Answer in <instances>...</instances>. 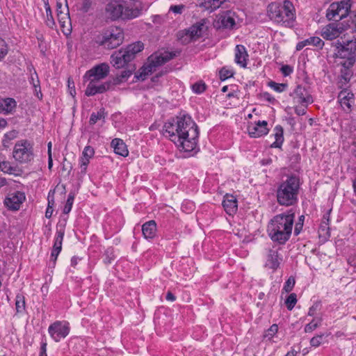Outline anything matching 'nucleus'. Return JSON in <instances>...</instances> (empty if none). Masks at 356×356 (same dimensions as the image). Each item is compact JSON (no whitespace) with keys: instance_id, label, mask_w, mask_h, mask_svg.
I'll return each mask as SVG.
<instances>
[{"instance_id":"9","label":"nucleus","mask_w":356,"mask_h":356,"mask_svg":"<svg viewBox=\"0 0 356 356\" xmlns=\"http://www.w3.org/2000/svg\"><path fill=\"white\" fill-rule=\"evenodd\" d=\"M337 58L346 59L341 63L343 67H351L356 61V39L350 40L344 42H338L337 44Z\"/></svg>"},{"instance_id":"11","label":"nucleus","mask_w":356,"mask_h":356,"mask_svg":"<svg viewBox=\"0 0 356 356\" xmlns=\"http://www.w3.org/2000/svg\"><path fill=\"white\" fill-rule=\"evenodd\" d=\"M349 28H356V15H354L351 24L348 20L326 25L321 30V36L327 40H332L338 38L343 31Z\"/></svg>"},{"instance_id":"26","label":"nucleus","mask_w":356,"mask_h":356,"mask_svg":"<svg viewBox=\"0 0 356 356\" xmlns=\"http://www.w3.org/2000/svg\"><path fill=\"white\" fill-rule=\"evenodd\" d=\"M227 1V0H199V6L206 10L213 12Z\"/></svg>"},{"instance_id":"27","label":"nucleus","mask_w":356,"mask_h":356,"mask_svg":"<svg viewBox=\"0 0 356 356\" xmlns=\"http://www.w3.org/2000/svg\"><path fill=\"white\" fill-rule=\"evenodd\" d=\"M142 232L146 239H152L156 233V223L154 220H149L142 226Z\"/></svg>"},{"instance_id":"52","label":"nucleus","mask_w":356,"mask_h":356,"mask_svg":"<svg viewBox=\"0 0 356 356\" xmlns=\"http://www.w3.org/2000/svg\"><path fill=\"white\" fill-rule=\"evenodd\" d=\"M343 70H341V79H343L346 83H348L351 76H352V72L350 70V67H343Z\"/></svg>"},{"instance_id":"15","label":"nucleus","mask_w":356,"mask_h":356,"mask_svg":"<svg viewBox=\"0 0 356 356\" xmlns=\"http://www.w3.org/2000/svg\"><path fill=\"white\" fill-rule=\"evenodd\" d=\"M280 248L273 246L268 250L265 266L273 271L276 270L282 261V256L280 253Z\"/></svg>"},{"instance_id":"55","label":"nucleus","mask_w":356,"mask_h":356,"mask_svg":"<svg viewBox=\"0 0 356 356\" xmlns=\"http://www.w3.org/2000/svg\"><path fill=\"white\" fill-rule=\"evenodd\" d=\"M89 163H90L89 159L81 156V158L79 159V167L81 168L82 173L85 174L86 172L87 167H88Z\"/></svg>"},{"instance_id":"7","label":"nucleus","mask_w":356,"mask_h":356,"mask_svg":"<svg viewBox=\"0 0 356 356\" xmlns=\"http://www.w3.org/2000/svg\"><path fill=\"white\" fill-rule=\"evenodd\" d=\"M106 13L112 20L131 19L140 15V10L129 7L123 1L113 0L106 6Z\"/></svg>"},{"instance_id":"49","label":"nucleus","mask_w":356,"mask_h":356,"mask_svg":"<svg viewBox=\"0 0 356 356\" xmlns=\"http://www.w3.org/2000/svg\"><path fill=\"white\" fill-rule=\"evenodd\" d=\"M95 154V150L93 147H92L90 145L86 146L83 149V151L82 152L81 156L83 158H86L89 160L92 159L94 156Z\"/></svg>"},{"instance_id":"57","label":"nucleus","mask_w":356,"mask_h":356,"mask_svg":"<svg viewBox=\"0 0 356 356\" xmlns=\"http://www.w3.org/2000/svg\"><path fill=\"white\" fill-rule=\"evenodd\" d=\"M281 72L284 76H289L293 72V67L289 65H282Z\"/></svg>"},{"instance_id":"6","label":"nucleus","mask_w":356,"mask_h":356,"mask_svg":"<svg viewBox=\"0 0 356 356\" xmlns=\"http://www.w3.org/2000/svg\"><path fill=\"white\" fill-rule=\"evenodd\" d=\"M124 38V31L121 27L111 26L102 31L97 36L96 42L105 49H113L122 44Z\"/></svg>"},{"instance_id":"56","label":"nucleus","mask_w":356,"mask_h":356,"mask_svg":"<svg viewBox=\"0 0 356 356\" xmlns=\"http://www.w3.org/2000/svg\"><path fill=\"white\" fill-rule=\"evenodd\" d=\"M8 54V47L5 42L0 39V60L3 58Z\"/></svg>"},{"instance_id":"50","label":"nucleus","mask_w":356,"mask_h":356,"mask_svg":"<svg viewBox=\"0 0 356 356\" xmlns=\"http://www.w3.org/2000/svg\"><path fill=\"white\" fill-rule=\"evenodd\" d=\"M324 336V334H321L312 337L310 340V345L313 347H318L321 344Z\"/></svg>"},{"instance_id":"58","label":"nucleus","mask_w":356,"mask_h":356,"mask_svg":"<svg viewBox=\"0 0 356 356\" xmlns=\"http://www.w3.org/2000/svg\"><path fill=\"white\" fill-rule=\"evenodd\" d=\"M53 211H54L53 207H52V205H50V193H49V195H48V207L46 209L45 217L47 218H50L52 216Z\"/></svg>"},{"instance_id":"37","label":"nucleus","mask_w":356,"mask_h":356,"mask_svg":"<svg viewBox=\"0 0 356 356\" xmlns=\"http://www.w3.org/2000/svg\"><path fill=\"white\" fill-rule=\"evenodd\" d=\"M18 132L16 130H12L6 133L3 136V145L5 147H8L10 142L17 138Z\"/></svg>"},{"instance_id":"46","label":"nucleus","mask_w":356,"mask_h":356,"mask_svg":"<svg viewBox=\"0 0 356 356\" xmlns=\"http://www.w3.org/2000/svg\"><path fill=\"white\" fill-rule=\"evenodd\" d=\"M191 88L193 92L201 94L206 90V85L203 81H198L193 84Z\"/></svg>"},{"instance_id":"13","label":"nucleus","mask_w":356,"mask_h":356,"mask_svg":"<svg viewBox=\"0 0 356 356\" xmlns=\"http://www.w3.org/2000/svg\"><path fill=\"white\" fill-rule=\"evenodd\" d=\"M70 324L67 321H57L49 326L48 332L51 337L58 342L61 339L65 338L70 333Z\"/></svg>"},{"instance_id":"8","label":"nucleus","mask_w":356,"mask_h":356,"mask_svg":"<svg viewBox=\"0 0 356 356\" xmlns=\"http://www.w3.org/2000/svg\"><path fill=\"white\" fill-rule=\"evenodd\" d=\"M110 67L108 64L105 63L96 65L90 70H88L84 74L83 79V81H89L87 88L85 90V95L88 97L94 96L96 94H90V91L92 89L97 90L99 84L97 83L105 79L109 74Z\"/></svg>"},{"instance_id":"17","label":"nucleus","mask_w":356,"mask_h":356,"mask_svg":"<svg viewBox=\"0 0 356 356\" xmlns=\"http://www.w3.org/2000/svg\"><path fill=\"white\" fill-rule=\"evenodd\" d=\"M207 30L204 20L197 22L188 30H186L185 37L184 42H190L191 40H196L202 36L204 31Z\"/></svg>"},{"instance_id":"10","label":"nucleus","mask_w":356,"mask_h":356,"mask_svg":"<svg viewBox=\"0 0 356 356\" xmlns=\"http://www.w3.org/2000/svg\"><path fill=\"white\" fill-rule=\"evenodd\" d=\"M14 159L19 163H28L33 160V145L26 139L18 140L14 146L13 151Z\"/></svg>"},{"instance_id":"23","label":"nucleus","mask_w":356,"mask_h":356,"mask_svg":"<svg viewBox=\"0 0 356 356\" xmlns=\"http://www.w3.org/2000/svg\"><path fill=\"white\" fill-rule=\"evenodd\" d=\"M219 22L225 29H234L236 25L235 13L232 10H227L220 15Z\"/></svg>"},{"instance_id":"14","label":"nucleus","mask_w":356,"mask_h":356,"mask_svg":"<svg viewBox=\"0 0 356 356\" xmlns=\"http://www.w3.org/2000/svg\"><path fill=\"white\" fill-rule=\"evenodd\" d=\"M290 96L293 98L295 104H302L308 106L313 102L312 96L309 93L305 87L298 85Z\"/></svg>"},{"instance_id":"25","label":"nucleus","mask_w":356,"mask_h":356,"mask_svg":"<svg viewBox=\"0 0 356 356\" xmlns=\"http://www.w3.org/2000/svg\"><path fill=\"white\" fill-rule=\"evenodd\" d=\"M56 11L59 22L63 26L64 19H69L68 15V6L67 0H57L56 2Z\"/></svg>"},{"instance_id":"19","label":"nucleus","mask_w":356,"mask_h":356,"mask_svg":"<svg viewBox=\"0 0 356 356\" xmlns=\"http://www.w3.org/2000/svg\"><path fill=\"white\" fill-rule=\"evenodd\" d=\"M268 122L265 120L258 121L254 125L248 127V134L252 138H259L268 133Z\"/></svg>"},{"instance_id":"45","label":"nucleus","mask_w":356,"mask_h":356,"mask_svg":"<svg viewBox=\"0 0 356 356\" xmlns=\"http://www.w3.org/2000/svg\"><path fill=\"white\" fill-rule=\"evenodd\" d=\"M268 86L276 92H282L286 90L288 85L286 83H277L271 81L268 83Z\"/></svg>"},{"instance_id":"64","label":"nucleus","mask_w":356,"mask_h":356,"mask_svg":"<svg viewBox=\"0 0 356 356\" xmlns=\"http://www.w3.org/2000/svg\"><path fill=\"white\" fill-rule=\"evenodd\" d=\"M132 74V72L131 70H123L120 74V77L124 81H127V79Z\"/></svg>"},{"instance_id":"5","label":"nucleus","mask_w":356,"mask_h":356,"mask_svg":"<svg viewBox=\"0 0 356 356\" xmlns=\"http://www.w3.org/2000/svg\"><path fill=\"white\" fill-rule=\"evenodd\" d=\"M351 0H341L332 3L326 10V17L330 21L341 22L349 20L351 24L355 13H350Z\"/></svg>"},{"instance_id":"39","label":"nucleus","mask_w":356,"mask_h":356,"mask_svg":"<svg viewBox=\"0 0 356 356\" xmlns=\"http://www.w3.org/2000/svg\"><path fill=\"white\" fill-rule=\"evenodd\" d=\"M144 48V44L143 42L138 41L131 44H129L126 49L130 51H132L136 55L141 51Z\"/></svg>"},{"instance_id":"29","label":"nucleus","mask_w":356,"mask_h":356,"mask_svg":"<svg viewBox=\"0 0 356 356\" xmlns=\"http://www.w3.org/2000/svg\"><path fill=\"white\" fill-rule=\"evenodd\" d=\"M122 56H123V51L121 49L112 54L111 62L115 67L121 68L128 63L127 60L123 59Z\"/></svg>"},{"instance_id":"47","label":"nucleus","mask_w":356,"mask_h":356,"mask_svg":"<svg viewBox=\"0 0 356 356\" xmlns=\"http://www.w3.org/2000/svg\"><path fill=\"white\" fill-rule=\"evenodd\" d=\"M45 11H46V15H47V19H46V24L50 28H53L54 25L55 24L54 19L52 16L51 10L50 6H46L45 7Z\"/></svg>"},{"instance_id":"30","label":"nucleus","mask_w":356,"mask_h":356,"mask_svg":"<svg viewBox=\"0 0 356 356\" xmlns=\"http://www.w3.org/2000/svg\"><path fill=\"white\" fill-rule=\"evenodd\" d=\"M275 142L270 145L271 147L280 148L284 142V130L282 126L277 125L274 129Z\"/></svg>"},{"instance_id":"43","label":"nucleus","mask_w":356,"mask_h":356,"mask_svg":"<svg viewBox=\"0 0 356 356\" xmlns=\"http://www.w3.org/2000/svg\"><path fill=\"white\" fill-rule=\"evenodd\" d=\"M74 200V195L72 193H70L68 195L67 200L66 201L65 205L63 208V213L67 214L70 212L72 208L73 202Z\"/></svg>"},{"instance_id":"63","label":"nucleus","mask_w":356,"mask_h":356,"mask_svg":"<svg viewBox=\"0 0 356 356\" xmlns=\"http://www.w3.org/2000/svg\"><path fill=\"white\" fill-rule=\"evenodd\" d=\"M261 95L265 100L268 101L270 103L274 104L276 102L275 99L270 93L267 92L262 93Z\"/></svg>"},{"instance_id":"31","label":"nucleus","mask_w":356,"mask_h":356,"mask_svg":"<svg viewBox=\"0 0 356 356\" xmlns=\"http://www.w3.org/2000/svg\"><path fill=\"white\" fill-rule=\"evenodd\" d=\"M26 302L24 296L21 294H17L15 297V309L16 314H22L25 311Z\"/></svg>"},{"instance_id":"32","label":"nucleus","mask_w":356,"mask_h":356,"mask_svg":"<svg viewBox=\"0 0 356 356\" xmlns=\"http://www.w3.org/2000/svg\"><path fill=\"white\" fill-rule=\"evenodd\" d=\"M65 234V229L64 228H60L59 229H57L56 236H55V241L54 244L53 245V248L56 250H62V243Z\"/></svg>"},{"instance_id":"41","label":"nucleus","mask_w":356,"mask_h":356,"mask_svg":"<svg viewBox=\"0 0 356 356\" xmlns=\"http://www.w3.org/2000/svg\"><path fill=\"white\" fill-rule=\"evenodd\" d=\"M297 302V296L296 293H291L285 300L286 308L289 310H292Z\"/></svg>"},{"instance_id":"28","label":"nucleus","mask_w":356,"mask_h":356,"mask_svg":"<svg viewBox=\"0 0 356 356\" xmlns=\"http://www.w3.org/2000/svg\"><path fill=\"white\" fill-rule=\"evenodd\" d=\"M111 146L113 147L114 152L122 156L126 157L129 154L127 145L122 140L115 138L111 141Z\"/></svg>"},{"instance_id":"12","label":"nucleus","mask_w":356,"mask_h":356,"mask_svg":"<svg viewBox=\"0 0 356 356\" xmlns=\"http://www.w3.org/2000/svg\"><path fill=\"white\" fill-rule=\"evenodd\" d=\"M175 56V54L172 52H164L159 55L153 54L148 58V63L144 67V71L145 74H149L154 72L156 67L161 66L168 61L170 60Z\"/></svg>"},{"instance_id":"20","label":"nucleus","mask_w":356,"mask_h":356,"mask_svg":"<svg viewBox=\"0 0 356 356\" xmlns=\"http://www.w3.org/2000/svg\"><path fill=\"white\" fill-rule=\"evenodd\" d=\"M124 82L120 76H117L113 78L112 80L107 81L106 82L102 83L99 84V87L97 88V90H91L90 92V94H102L108 90H113L114 86L120 84Z\"/></svg>"},{"instance_id":"36","label":"nucleus","mask_w":356,"mask_h":356,"mask_svg":"<svg viewBox=\"0 0 356 356\" xmlns=\"http://www.w3.org/2000/svg\"><path fill=\"white\" fill-rule=\"evenodd\" d=\"M0 170L4 173L13 175L15 173L17 168L12 166L9 161H2L0 162Z\"/></svg>"},{"instance_id":"16","label":"nucleus","mask_w":356,"mask_h":356,"mask_svg":"<svg viewBox=\"0 0 356 356\" xmlns=\"http://www.w3.org/2000/svg\"><path fill=\"white\" fill-rule=\"evenodd\" d=\"M24 193L16 191L9 193L4 200V204L10 210L17 211L20 208L21 204L25 200Z\"/></svg>"},{"instance_id":"24","label":"nucleus","mask_w":356,"mask_h":356,"mask_svg":"<svg viewBox=\"0 0 356 356\" xmlns=\"http://www.w3.org/2000/svg\"><path fill=\"white\" fill-rule=\"evenodd\" d=\"M248 54L243 45L238 44L235 48V62L242 67H246Z\"/></svg>"},{"instance_id":"44","label":"nucleus","mask_w":356,"mask_h":356,"mask_svg":"<svg viewBox=\"0 0 356 356\" xmlns=\"http://www.w3.org/2000/svg\"><path fill=\"white\" fill-rule=\"evenodd\" d=\"M278 332V326L277 324H273L265 332L264 337L270 340Z\"/></svg>"},{"instance_id":"3","label":"nucleus","mask_w":356,"mask_h":356,"mask_svg":"<svg viewBox=\"0 0 356 356\" xmlns=\"http://www.w3.org/2000/svg\"><path fill=\"white\" fill-rule=\"evenodd\" d=\"M267 16L274 23L286 28L293 27L296 19L295 8L288 0L270 3L267 7Z\"/></svg>"},{"instance_id":"48","label":"nucleus","mask_w":356,"mask_h":356,"mask_svg":"<svg viewBox=\"0 0 356 356\" xmlns=\"http://www.w3.org/2000/svg\"><path fill=\"white\" fill-rule=\"evenodd\" d=\"M295 279L293 277H289L288 280L285 282L283 290L286 293L291 291L295 286Z\"/></svg>"},{"instance_id":"51","label":"nucleus","mask_w":356,"mask_h":356,"mask_svg":"<svg viewBox=\"0 0 356 356\" xmlns=\"http://www.w3.org/2000/svg\"><path fill=\"white\" fill-rule=\"evenodd\" d=\"M34 74H35V77L33 76V74H31V78H30V83L33 85L34 88H39L40 95L42 97V92L40 90V81L38 79V74H37L36 72H34Z\"/></svg>"},{"instance_id":"60","label":"nucleus","mask_w":356,"mask_h":356,"mask_svg":"<svg viewBox=\"0 0 356 356\" xmlns=\"http://www.w3.org/2000/svg\"><path fill=\"white\" fill-rule=\"evenodd\" d=\"M307 106H304L301 104V106H296L295 107V113L298 115H303L306 113V108Z\"/></svg>"},{"instance_id":"38","label":"nucleus","mask_w":356,"mask_h":356,"mask_svg":"<svg viewBox=\"0 0 356 356\" xmlns=\"http://www.w3.org/2000/svg\"><path fill=\"white\" fill-rule=\"evenodd\" d=\"M220 78L221 80H226L229 78H231L234 76V72L233 69L228 67H223L220 70Z\"/></svg>"},{"instance_id":"34","label":"nucleus","mask_w":356,"mask_h":356,"mask_svg":"<svg viewBox=\"0 0 356 356\" xmlns=\"http://www.w3.org/2000/svg\"><path fill=\"white\" fill-rule=\"evenodd\" d=\"M304 40L305 44H306L307 46L312 45L322 49L324 45V42L319 37L317 36L310 37L309 38H307Z\"/></svg>"},{"instance_id":"2","label":"nucleus","mask_w":356,"mask_h":356,"mask_svg":"<svg viewBox=\"0 0 356 356\" xmlns=\"http://www.w3.org/2000/svg\"><path fill=\"white\" fill-rule=\"evenodd\" d=\"M294 219L295 211L292 209L275 215L268 225L270 238L280 245L285 244L291 236Z\"/></svg>"},{"instance_id":"61","label":"nucleus","mask_w":356,"mask_h":356,"mask_svg":"<svg viewBox=\"0 0 356 356\" xmlns=\"http://www.w3.org/2000/svg\"><path fill=\"white\" fill-rule=\"evenodd\" d=\"M91 4H92L91 0H83L82 2L81 10L84 13H87L89 10V9L91 6Z\"/></svg>"},{"instance_id":"62","label":"nucleus","mask_w":356,"mask_h":356,"mask_svg":"<svg viewBox=\"0 0 356 356\" xmlns=\"http://www.w3.org/2000/svg\"><path fill=\"white\" fill-rule=\"evenodd\" d=\"M61 250H56L52 248L51 253V259L50 261L53 262V264L55 265L57 257L60 252Z\"/></svg>"},{"instance_id":"33","label":"nucleus","mask_w":356,"mask_h":356,"mask_svg":"<svg viewBox=\"0 0 356 356\" xmlns=\"http://www.w3.org/2000/svg\"><path fill=\"white\" fill-rule=\"evenodd\" d=\"M106 117V113L104 108H101L97 113L93 112L90 115L89 123L91 125L95 124L98 120H104Z\"/></svg>"},{"instance_id":"53","label":"nucleus","mask_w":356,"mask_h":356,"mask_svg":"<svg viewBox=\"0 0 356 356\" xmlns=\"http://www.w3.org/2000/svg\"><path fill=\"white\" fill-rule=\"evenodd\" d=\"M121 50L123 51V56H122L123 59L127 60L128 63L131 61L136 57V54L134 53L129 51L126 48L122 49Z\"/></svg>"},{"instance_id":"59","label":"nucleus","mask_w":356,"mask_h":356,"mask_svg":"<svg viewBox=\"0 0 356 356\" xmlns=\"http://www.w3.org/2000/svg\"><path fill=\"white\" fill-rule=\"evenodd\" d=\"M184 8V5H175L171 6L170 8V10L173 12L175 14H181L182 13V10Z\"/></svg>"},{"instance_id":"35","label":"nucleus","mask_w":356,"mask_h":356,"mask_svg":"<svg viewBox=\"0 0 356 356\" xmlns=\"http://www.w3.org/2000/svg\"><path fill=\"white\" fill-rule=\"evenodd\" d=\"M320 237L328 238L330 236V224L321 220L318 228Z\"/></svg>"},{"instance_id":"40","label":"nucleus","mask_w":356,"mask_h":356,"mask_svg":"<svg viewBox=\"0 0 356 356\" xmlns=\"http://www.w3.org/2000/svg\"><path fill=\"white\" fill-rule=\"evenodd\" d=\"M321 319L316 320L314 318L310 323H307L305 327V332L309 333L316 330L321 324Z\"/></svg>"},{"instance_id":"21","label":"nucleus","mask_w":356,"mask_h":356,"mask_svg":"<svg viewBox=\"0 0 356 356\" xmlns=\"http://www.w3.org/2000/svg\"><path fill=\"white\" fill-rule=\"evenodd\" d=\"M222 204L225 212L229 216L234 214L238 209L237 200L232 195H225Z\"/></svg>"},{"instance_id":"42","label":"nucleus","mask_w":356,"mask_h":356,"mask_svg":"<svg viewBox=\"0 0 356 356\" xmlns=\"http://www.w3.org/2000/svg\"><path fill=\"white\" fill-rule=\"evenodd\" d=\"M104 261L106 264H111L115 258L114 251L112 248H108L105 250L104 254Z\"/></svg>"},{"instance_id":"22","label":"nucleus","mask_w":356,"mask_h":356,"mask_svg":"<svg viewBox=\"0 0 356 356\" xmlns=\"http://www.w3.org/2000/svg\"><path fill=\"white\" fill-rule=\"evenodd\" d=\"M17 107V102L13 98L6 97L0 99V113L4 115L13 114Z\"/></svg>"},{"instance_id":"1","label":"nucleus","mask_w":356,"mask_h":356,"mask_svg":"<svg viewBox=\"0 0 356 356\" xmlns=\"http://www.w3.org/2000/svg\"><path fill=\"white\" fill-rule=\"evenodd\" d=\"M163 135L186 152H193L197 146L198 127L188 115L166 122L163 126Z\"/></svg>"},{"instance_id":"4","label":"nucleus","mask_w":356,"mask_h":356,"mask_svg":"<svg viewBox=\"0 0 356 356\" xmlns=\"http://www.w3.org/2000/svg\"><path fill=\"white\" fill-rule=\"evenodd\" d=\"M300 187V179L295 175L286 177L277 186L276 190L277 202L280 205L290 207L298 202Z\"/></svg>"},{"instance_id":"54","label":"nucleus","mask_w":356,"mask_h":356,"mask_svg":"<svg viewBox=\"0 0 356 356\" xmlns=\"http://www.w3.org/2000/svg\"><path fill=\"white\" fill-rule=\"evenodd\" d=\"M121 50L123 51V56H122L123 59L127 60L128 63L131 61L136 57V54L134 53L129 51L126 48L122 49Z\"/></svg>"},{"instance_id":"18","label":"nucleus","mask_w":356,"mask_h":356,"mask_svg":"<svg viewBox=\"0 0 356 356\" xmlns=\"http://www.w3.org/2000/svg\"><path fill=\"white\" fill-rule=\"evenodd\" d=\"M338 101L343 111L349 113L355 102L354 94L350 90L345 88L339 93Z\"/></svg>"}]
</instances>
